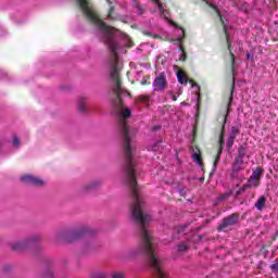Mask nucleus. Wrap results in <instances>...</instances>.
Listing matches in <instances>:
<instances>
[{
  "mask_svg": "<svg viewBox=\"0 0 278 278\" xmlns=\"http://www.w3.org/2000/svg\"><path fill=\"white\" fill-rule=\"evenodd\" d=\"M147 255V260L152 270V278H168L164 269V258L160 257L155 252V238H141L139 245L130 250L128 257H138V255Z\"/></svg>",
  "mask_w": 278,
  "mask_h": 278,
  "instance_id": "f257e3e1",
  "label": "nucleus"
},
{
  "mask_svg": "<svg viewBox=\"0 0 278 278\" xmlns=\"http://www.w3.org/2000/svg\"><path fill=\"white\" fill-rule=\"evenodd\" d=\"M205 1V3H207V5H210V8H212V10H214V12H216L217 16H219L223 27H224V31L226 35V40H227V45H228V51L230 54V60H231V64L233 66L235 62H236V53H240L242 51V46H240V42H231V29L232 26L231 24H229V13L226 14H222L220 10H218V7H216V4L214 3H210L207 0H203Z\"/></svg>",
  "mask_w": 278,
  "mask_h": 278,
  "instance_id": "f03ea898",
  "label": "nucleus"
},
{
  "mask_svg": "<svg viewBox=\"0 0 278 278\" xmlns=\"http://www.w3.org/2000/svg\"><path fill=\"white\" fill-rule=\"evenodd\" d=\"M40 240L39 236L31 237L30 239L22 240V241H15L11 244L12 251H25L27 247H31L34 242Z\"/></svg>",
  "mask_w": 278,
  "mask_h": 278,
  "instance_id": "7ed1b4c3",
  "label": "nucleus"
},
{
  "mask_svg": "<svg viewBox=\"0 0 278 278\" xmlns=\"http://www.w3.org/2000/svg\"><path fill=\"white\" fill-rule=\"evenodd\" d=\"M238 223V216L232 214L226 218H224L218 227V231H226L228 227H233Z\"/></svg>",
  "mask_w": 278,
  "mask_h": 278,
  "instance_id": "20e7f679",
  "label": "nucleus"
},
{
  "mask_svg": "<svg viewBox=\"0 0 278 278\" xmlns=\"http://www.w3.org/2000/svg\"><path fill=\"white\" fill-rule=\"evenodd\" d=\"M167 84L166 77L164 75H160L154 79L153 88L155 92H162V90H166Z\"/></svg>",
  "mask_w": 278,
  "mask_h": 278,
  "instance_id": "39448f33",
  "label": "nucleus"
},
{
  "mask_svg": "<svg viewBox=\"0 0 278 278\" xmlns=\"http://www.w3.org/2000/svg\"><path fill=\"white\" fill-rule=\"evenodd\" d=\"M21 181L28 184L29 186H45V181L42 179L31 175L22 176Z\"/></svg>",
  "mask_w": 278,
  "mask_h": 278,
  "instance_id": "423d86ee",
  "label": "nucleus"
},
{
  "mask_svg": "<svg viewBox=\"0 0 278 278\" xmlns=\"http://www.w3.org/2000/svg\"><path fill=\"white\" fill-rule=\"evenodd\" d=\"M244 157H247V147L240 146L238 149V154L235 157V164H238L239 166H243L244 164Z\"/></svg>",
  "mask_w": 278,
  "mask_h": 278,
  "instance_id": "0eeeda50",
  "label": "nucleus"
},
{
  "mask_svg": "<svg viewBox=\"0 0 278 278\" xmlns=\"http://www.w3.org/2000/svg\"><path fill=\"white\" fill-rule=\"evenodd\" d=\"M152 1L157 8L160 15L166 21H168V11L166 10V4H164V2L160 0H152Z\"/></svg>",
  "mask_w": 278,
  "mask_h": 278,
  "instance_id": "6e6552de",
  "label": "nucleus"
},
{
  "mask_svg": "<svg viewBox=\"0 0 278 278\" xmlns=\"http://www.w3.org/2000/svg\"><path fill=\"white\" fill-rule=\"evenodd\" d=\"M92 231L90 229H81L71 233L72 240H77V238H81V236H91Z\"/></svg>",
  "mask_w": 278,
  "mask_h": 278,
  "instance_id": "1a4fd4ad",
  "label": "nucleus"
},
{
  "mask_svg": "<svg viewBox=\"0 0 278 278\" xmlns=\"http://www.w3.org/2000/svg\"><path fill=\"white\" fill-rule=\"evenodd\" d=\"M254 207L258 212H264V207H266V197L261 195L257 201L254 203Z\"/></svg>",
  "mask_w": 278,
  "mask_h": 278,
  "instance_id": "9d476101",
  "label": "nucleus"
},
{
  "mask_svg": "<svg viewBox=\"0 0 278 278\" xmlns=\"http://www.w3.org/2000/svg\"><path fill=\"white\" fill-rule=\"evenodd\" d=\"M163 144H164V141L161 139L156 143L151 146L149 148V151H159L160 153H162V151H164V146Z\"/></svg>",
  "mask_w": 278,
  "mask_h": 278,
  "instance_id": "9b49d317",
  "label": "nucleus"
},
{
  "mask_svg": "<svg viewBox=\"0 0 278 278\" xmlns=\"http://www.w3.org/2000/svg\"><path fill=\"white\" fill-rule=\"evenodd\" d=\"M242 170V165H238V163H232V173L231 179H238V173Z\"/></svg>",
  "mask_w": 278,
  "mask_h": 278,
  "instance_id": "f8f14e48",
  "label": "nucleus"
},
{
  "mask_svg": "<svg viewBox=\"0 0 278 278\" xmlns=\"http://www.w3.org/2000/svg\"><path fill=\"white\" fill-rule=\"evenodd\" d=\"M264 175V169L262 167H257L256 169L253 170L252 175L250 176L252 179H256L260 181Z\"/></svg>",
  "mask_w": 278,
  "mask_h": 278,
  "instance_id": "ddd939ff",
  "label": "nucleus"
},
{
  "mask_svg": "<svg viewBox=\"0 0 278 278\" xmlns=\"http://www.w3.org/2000/svg\"><path fill=\"white\" fill-rule=\"evenodd\" d=\"M177 79L179 84H185V86L188 84V76H186V73L181 70L177 72Z\"/></svg>",
  "mask_w": 278,
  "mask_h": 278,
  "instance_id": "4468645a",
  "label": "nucleus"
},
{
  "mask_svg": "<svg viewBox=\"0 0 278 278\" xmlns=\"http://www.w3.org/2000/svg\"><path fill=\"white\" fill-rule=\"evenodd\" d=\"M99 186H101V180H93L85 186V190L86 191L97 190V188H99Z\"/></svg>",
  "mask_w": 278,
  "mask_h": 278,
  "instance_id": "2eb2a0df",
  "label": "nucleus"
},
{
  "mask_svg": "<svg viewBox=\"0 0 278 278\" xmlns=\"http://www.w3.org/2000/svg\"><path fill=\"white\" fill-rule=\"evenodd\" d=\"M136 103H143V105H150L151 98L149 96H140L136 99Z\"/></svg>",
  "mask_w": 278,
  "mask_h": 278,
  "instance_id": "dca6fc26",
  "label": "nucleus"
},
{
  "mask_svg": "<svg viewBox=\"0 0 278 278\" xmlns=\"http://www.w3.org/2000/svg\"><path fill=\"white\" fill-rule=\"evenodd\" d=\"M78 110L79 112H88V109L86 108V98L81 97L78 100Z\"/></svg>",
  "mask_w": 278,
  "mask_h": 278,
  "instance_id": "f3484780",
  "label": "nucleus"
},
{
  "mask_svg": "<svg viewBox=\"0 0 278 278\" xmlns=\"http://www.w3.org/2000/svg\"><path fill=\"white\" fill-rule=\"evenodd\" d=\"M245 186H248V188H260V180L250 177Z\"/></svg>",
  "mask_w": 278,
  "mask_h": 278,
  "instance_id": "a211bd4d",
  "label": "nucleus"
},
{
  "mask_svg": "<svg viewBox=\"0 0 278 278\" xmlns=\"http://www.w3.org/2000/svg\"><path fill=\"white\" fill-rule=\"evenodd\" d=\"M188 249H190V245L186 242L179 243L178 247L176 248V251L178 253H186V251H188Z\"/></svg>",
  "mask_w": 278,
  "mask_h": 278,
  "instance_id": "6ab92c4d",
  "label": "nucleus"
},
{
  "mask_svg": "<svg viewBox=\"0 0 278 278\" xmlns=\"http://www.w3.org/2000/svg\"><path fill=\"white\" fill-rule=\"evenodd\" d=\"M237 8L241 11V12H249L251 10V8L249 7V3L247 2H238L237 3Z\"/></svg>",
  "mask_w": 278,
  "mask_h": 278,
  "instance_id": "aec40b11",
  "label": "nucleus"
},
{
  "mask_svg": "<svg viewBox=\"0 0 278 278\" xmlns=\"http://www.w3.org/2000/svg\"><path fill=\"white\" fill-rule=\"evenodd\" d=\"M134 8H136L139 15L144 14V9L138 3V0H131Z\"/></svg>",
  "mask_w": 278,
  "mask_h": 278,
  "instance_id": "412c9836",
  "label": "nucleus"
},
{
  "mask_svg": "<svg viewBox=\"0 0 278 278\" xmlns=\"http://www.w3.org/2000/svg\"><path fill=\"white\" fill-rule=\"evenodd\" d=\"M185 30L184 28H178L177 29V38L174 39V42H181V40H184V36H185Z\"/></svg>",
  "mask_w": 278,
  "mask_h": 278,
  "instance_id": "4be33fe9",
  "label": "nucleus"
},
{
  "mask_svg": "<svg viewBox=\"0 0 278 278\" xmlns=\"http://www.w3.org/2000/svg\"><path fill=\"white\" fill-rule=\"evenodd\" d=\"M247 190H249V186L248 185H243L239 190H237V192L235 193V199H238L240 197V194H244V192H247Z\"/></svg>",
  "mask_w": 278,
  "mask_h": 278,
  "instance_id": "5701e85b",
  "label": "nucleus"
},
{
  "mask_svg": "<svg viewBox=\"0 0 278 278\" xmlns=\"http://www.w3.org/2000/svg\"><path fill=\"white\" fill-rule=\"evenodd\" d=\"M232 194H233V191H231V190L226 191L225 193L220 194L217 198V201H225V199H229V197H231Z\"/></svg>",
  "mask_w": 278,
  "mask_h": 278,
  "instance_id": "b1692460",
  "label": "nucleus"
},
{
  "mask_svg": "<svg viewBox=\"0 0 278 278\" xmlns=\"http://www.w3.org/2000/svg\"><path fill=\"white\" fill-rule=\"evenodd\" d=\"M238 134H240V130L238 129V127H237V126H232V127L230 128V135H229V137L236 139V137L238 136Z\"/></svg>",
  "mask_w": 278,
  "mask_h": 278,
  "instance_id": "393cba45",
  "label": "nucleus"
},
{
  "mask_svg": "<svg viewBox=\"0 0 278 278\" xmlns=\"http://www.w3.org/2000/svg\"><path fill=\"white\" fill-rule=\"evenodd\" d=\"M108 18L110 21H115V18H116V15H114V7H112V5L110 7Z\"/></svg>",
  "mask_w": 278,
  "mask_h": 278,
  "instance_id": "a878e982",
  "label": "nucleus"
},
{
  "mask_svg": "<svg viewBox=\"0 0 278 278\" xmlns=\"http://www.w3.org/2000/svg\"><path fill=\"white\" fill-rule=\"evenodd\" d=\"M91 278H108V274H105L103 271H97V273L92 274Z\"/></svg>",
  "mask_w": 278,
  "mask_h": 278,
  "instance_id": "bb28decb",
  "label": "nucleus"
},
{
  "mask_svg": "<svg viewBox=\"0 0 278 278\" xmlns=\"http://www.w3.org/2000/svg\"><path fill=\"white\" fill-rule=\"evenodd\" d=\"M186 227L188 226H178L174 229V233H178V235H181L186 231Z\"/></svg>",
  "mask_w": 278,
  "mask_h": 278,
  "instance_id": "cd10ccee",
  "label": "nucleus"
},
{
  "mask_svg": "<svg viewBox=\"0 0 278 278\" xmlns=\"http://www.w3.org/2000/svg\"><path fill=\"white\" fill-rule=\"evenodd\" d=\"M12 146L16 147V148L21 147V139H18V137L14 136L13 141H12Z\"/></svg>",
  "mask_w": 278,
  "mask_h": 278,
  "instance_id": "c85d7f7f",
  "label": "nucleus"
},
{
  "mask_svg": "<svg viewBox=\"0 0 278 278\" xmlns=\"http://www.w3.org/2000/svg\"><path fill=\"white\" fill-rule=\"evenodd\" d=\"M192 160L193 162H195L197 164H201V156L198 153H193L192 154Z\"/></svg>",
  "mask_w": 278,
  "mask_h": 278,
  "instance_id": "c756f323",
  "label": "nucleus"
},
{
  "mask_svg": "<svg viewBox=\"0 0 278 278\" xmlns=\"http://www.w3.org/2000/svg\"><path fill=\"white\" fill-rule=\"evenodd\" d=\"M235 138L233 137H229L227 140V147L228 149H231V147H233V142H235Z\"/></svg>",
  "mask_w": 278,
  "mask_h": 278,
  "instance_id": "7c9ffc66",
  "label": "nucleus"
},
{
  "mask_svg": "<svg viewBox=\"0 0 278 278\" xmlns=\"http://www.w3.org/2000/svg\"><path fill=\"white\" fill-rule=\"evenodd\" d=\"M112 278H125V274L124 273H113Z\"/></svg>",
  "mask_w": 278,
  "mask_h": 278,
  "instance_id": "2f4dec72",
  "label": "nucleus"
},
{
  "mask_svg": "<svg viewBox=\"0 0 278 278\" xmlns=\"http://www.w3.org/2000/svg\"><path fill=\"white\" fill-rule=\"evenodd\" d=\"M179 51H181V56L179 60H186V52H184V47L182 46H179Z\"/></svg>",
  "mask_w": 278,
  "mask_h": 278,
  "instance_id": "473e14b6",
  "label": "nucleus"
},
{
  "mask_svg": "<svg viewBox=\"0 0 278 278\" xmlns=\"http://www.w3.org/2000/svg\"><path fill=\"white\" fill-rule=\"evenodd\" d=\"M167 94L172 98V101H177V96H174L173 91H168Z\"/></svg>",
  "mask_w": 278,
  "mask_h": 278,
  "instance_id": "72a5a7b5",
  "label": "nucleus"
},
{
  "mask_svg": "<svg viewBox=\"0 0 278 278\" xmlns=\"http://www.w3.org/2000/svg\"><path fill=\"white\" fill-rule=\"evenodd\" d=\"M45 278H53V271L52 270H48L45 275Z\"/></svg>",
  "mask_w": 278,
  "mask_h": 278,
  "instance_id": "f704fd0d",
  "label": "nucleus"
},
{
  "mask_svg": "<svg viewBox=\"0 0 278 278\" xmlns=\"http://www.w3.org/2000/svg\"><path fill=\"white\" fill-rule=\"evenodd\" d=\"M218 160H220V151L217 153V157L213 164L214 168H216V164L218 163Z\"/></svg>",
  "mask_w": 278,
  "mask_h": 278,
  "instance_id": "c9c22d12",
  "label": "nucleus"
},
{
  "mask_svg": "<svg viewBox=\"0 0 278 278\" xmlns=\"http://www.w3.org/2000/svg\"><path fill=\"white\" fill-rule=\"evenodd\" d=\"M271 270H276V273H278V263H274L271 266H270Z\"/></svg>",
  "mask_w": 278,
  "mask_h": 278,
  "instance_id": "e433bc0d",
  "label": "nucleus"
},
{
  "mask_svg": "<svg viewBox=\"0 0 278 278\" xmlns=\"http://www.w3.org/2000/svg\"><path fill=\"white\" fill-rule=\"evenodd\" d=\"M253 54H251V52H247V60H251L253 62Z\"/></svg>",
  "mask_w": 278,
  "mask_h": 278,
  "instance_id": "4c0bfd02",
  "label": "nucleus"
},
{
  "mask_svg": "<svg viewBox=\"0 0 278 278\" xmlns=\"http://www.w3.org/2000/svg\"><path fill=\"white\" fill-rule=\"evenodd\" d=\"M109 5H112V3H114V0H106Z\"/></svg>",
  "mask_w": 278,
  "mask_h": 278,
  "instance_id": "58836bf2",
  "label": "nucleus"
},
{
  "mask_svg": "<svg viewBox=\"0 0 278 278\" xmlns=\"http://www.w3.org/2000/svg\"><path fill=\"white\" fill-rule=\"evenodd\" d=\"M179 194H180L181 197H186V193H184V190H180V191H179Z\"/></svg>",
  "mask_w": 278,
  "mask_h": 278,
  "instance_id": "ea45409f",
  "label": "nucleus"
},
{
  "mask_svg": "<svg viewBox=\"0 0 278 278\" xmlns=\"http://www.w3.org/2000/svg\"><path fill=\"white\" fill-rule=\"evenodd\" d=\"M10 268H12V266L7 265L5 268H4V270H10Z\"/></svg>",
  "mask_w": 278,
  "mask_h": 278,
  "instance_id": "a19ab883",
  "label": "nucleus"
},
{
  "mask_svg": "<svg viewBox=\"0 0 278 278\" xmlns=\"http://www.w3.org/2000/svg\"><path fill=\"white\" fill-rule=\"evenodd\" d=\"M168 23L170 24V25H174V27H177V25H175L174 23H173V21H168Z\"/></svg>",
  "mask_w": 278,
  "mask_h": 278,
  "instance_id": "79ce46f5",
  "label": "nucleus"
},
{
  "mask_svg": "<svg viewBox=\"0 0 278 278\" xmlns=\"http://www.w3.org/2000/svg\"><path fill=\"white\" fill-rule=\"evenodd\" d=\"M157 129H160V126H155V127L153 128V131H157Z\"/></svg>",
  "mask_w": 278,
  "mask_h": 278,
  "instance_id": "37998d69",
  "label": "nucleus"
},
{
  "mask_svg": "<svg viewBox=\"0 0 278 278\" xmlns=\"http://www.w3.org/2000/svg\"><path fill=\"white\" fill-rule=\"evenodd\" d=\"M177 238H179V237H177V236H174V237H173V240H177Z\"/></svg>",
  "mask_w": 278,
  "mask_h": 278,
  "instance_id": "c03bdc74",
  "label": "nucleus"
},
{
  "mask_svg": "<svg viewBox=\"0 0 278 278\" xmlns=\"http://www.w3.org/2000/svg\"><path fill=\"white\" fill-rule=\"evenodd\" d=\"M141 84L144 85V84H146V80H143Z\"/></svg>",
  "mask_w": 278,
  "mask_h": 278,
  "instance_id": "a18cd8bd",
  "label": "nucleus"
},
{
  "mask_svg": "<svg viewBox=\"0 0 278 278\" xmlns=\"http://www.w3.org/2000/svg\"><path fill=\"white\" fill-rule=\"evenodd\" d=\"M141 84L144 85V84H146V80H143Z\"/></svg>",
  "mask_w": 278,
  "mask_h": 278,
  "instance_id": "49530a36",
  "label": "nucleus"
}]
</instances>
